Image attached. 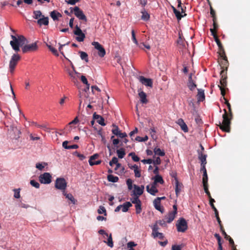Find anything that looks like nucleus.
<instances>
[{
    "mask_svg": "<svg viewBox=\"0 0 250 250\" xmlns=\"http://www.w3.org/2000/svg\"><path fill=\"white\" fill-rule=\"evenodd\" d=\"M227 106L229 109V114H228L226 109H224V113L223 115V122L222 123H221L220 122H219V124L217 125L222 131L229 132L230 129V121L232 118V113L230 104L229 103H228Z\"/></svg>",
    "mask_w": 250,
    "mask_h": 250,
    "instance_id": "1",
    "label": "nucleus"
},
{
    "mask_svg": "<svg viewBox=\"0 0 250 250\" xmlns=\"http://www.w3.org/2000/svg\"><path fill=\"white\" fill-rule=\"evenodd\" d=\"M11 38L12 40L10 42V44L16 52H18L20 47H22L25 43L26 39L23 35H11Z\"/></svg>",
    "mask_w": 250,
    "mask_h": 250,
    "instance_id": "2",
    "label": "nucleus"
},
{
    "mask_svg": "<svg viewBox=\"0 0 250 250\" xmlns=\"http://www.w3.org/2000/svg\"><path fill=\"white\" fill-rule=\"evenodd\" d=\"M33 18L37 20L36 23L40 27L47 26L49 25V18L42 15L40 10H34L33 12Z\"/></svg>",
    "mask_w": 250,
    "mask_h": 250,
    "instance_id": "3",
    "label": "nucleus"
},
{
    "mask_svg": "<svg viewBox=\"0 0 250 250\" xmlns=\"http://www.w3.org/2000/svg\"><path fill=\"white\" fill-rule=\"evenodd\" d=\"M176 226L178 232H184L188 228V223L186 220L183 218H180L178 220Z\"/></svg>",
    "mask_w": 250,
    "mask_h": 250,
    "instance_id": "4",
    "label": "nucleus"
},
{
    "mask_svg": "<svg viewBox=\"0 0 250 250\" xmlns=\"http://www.w3.org/2000/svg\"><path fill=\"white\" fill-rule=\"evenodd\" d=\"M20 59L21 57L18 54H14L12 56L9 62V70L11 73H13L15 68Z\"/></svg>",
    "mask_w": 250,
    "mask_h": 250,
    "instance_id": "5",
    "label": "nucleus"
},
{
    "mask_svg": "<svg viewBox=\"0 0 250 250\" xmlns=\"http://www.w3.org/2000/svg\"><path fill=\"white\" fill-rule=\"evenodd\" d=\"M67 187V182L63 178H57L55 181V187L64 191Z\"/></svg>",
    "mask_w": 250,
    "mask_h": 250,
    "instance_id": "6",
    "label": "nucleus"
},
{
    "mask_svg": "<svg viewBox=\"0 0 250 250\" xmlns=\"http://www.w3.org/2000/svg\"><path fill=\"white\" fill-rule=\"evenodd\" d=\"M171 8L172 9L173 13H174L178 21H180L182 18L186 17L187 16V14L185 13L186 9V7L183 6V7H181L180 10H180L177 9L173 6H172Z\"/></svg>",
    "mask_w": 250,
    "mask_h": 250,
    "instance_id": "7",
    "label": "nucleus"
},
{
    "mask_svg": "<svg viewBox=\"0 0 250 250\" xmlns=\"http://www.w3.org/2000/svg\"><path fill=\"white\" fill-rule=\"evenodd\" d=\"M92 45L98 51V54L100 57L103 58L105 56L106 53L105 50L100 43L97 42H92Z\"/></svg>",
    "mask_w": 250,
    "mask_h": 250,
    "instance_id": "8",
    "label": "nucleus"
},
{
    "mask_svg": "<svg viewBox=\"0 0 250 250\" xmlns=\"http://www.w3.org/2000/svg\"><path fill=\"white\" fill-rule=\"evenodd\" d=\"M74 34L77 36L76 39L78 42H83L85 38V34L83 33L82 30L77 25L75 26V30L73 31Z\"/></svg>",
    "mask_w": 250,
    "mask_h": 250,
    "instance_id": "9",
    "label": "nucleus"
},
{
    "mask_svg": "<svg viewBox=\"0 0 250 250\" xmlns=\"http://www.w3.org/2000/svg\"><path fill=\"white\" fill-rule=\"evenodd\" d=\"M38 49V46L36 42L32 43L31 44H26L23 46L22 47V51L23 53H26L28 52H33L37 50Z\"/></svg>",
    "mask_w": 250,
    "mask_h": 250,
    "instance_id": "10",
    "label": "nucleus"
},
{
    "mask_svg": "<svg viewBox=\"0 0 250 250\" xmlns=\"http://www.w3.org/2000/svg\"><path fill=\"white\" fill-rule=\"evenodd\" d=\"M51 175L49 173L45 172L39 176L40 182L42 184H48L51 182Z\"/></svg>",
    "mask_w": 250,
    "mask_h": 250,
    "instance_id": "11",
    "label": "nucleus"
},
{
    "mask_svg": "<svg viewBox=\"0 0 250 250\" xmlns=\"http://www.w3.org/2000/svg\"><path fill=\"white\" fill-rule=\"evenodd\" d=\"M74 15L81 20H83L85 21H87L86 17L83 14V11L78 6L74 7Z\"/></svg>",
    "mask_w": 250,
    "mask_h": 250,
    "instance_id": "12",
    "label": "nucleus"
},
{
    "mask_svg": "<svg viewBox=\"0 0 250 250\" xmlns=\"http://www.w3.org/2000/svg\"><path fill=\"white\" fill-rule=\"evenodd\" d=\"M218 62L222 70H228V67L229 66V62L228 61L227 57L219 58Z\"/></svg>",
    "mask_w": 250,
    "mask_h": 250,
    "instance_id": "13",
    "label": "nucleus"
},
{
    "mask_svg": "<svg viewBox=\"0 0 250 250\" xmlns=\"http://www.w3.org/2000/svg\"><path fill=\"white\" fill-rule=\"evenodd\" d=\"M140 82L146 86L152 87V80L148 78H145L144 76H141L139 77Z\"/></svg>",
    "mask_w": 250,
    "mask_h": 250,
    "instance_id": "14",
    "label": "nucleus"
},
{
    "mask_svg": "<svg viewBox=\"0 0 250 250\" xmlns=\"http://www.w3.org/2000/svg\"><path fill=\"white\" fill-rule=\"evenodd\" d=\"M99 156V155L97 153L90 156L89 160V165L92 166L93 165H97L100 164L102 162L101 160L95 161V159L98 158Z\"/></svg>",
    "mask_w": 250,
    "mask_h": 250,
    "instance_id": "15",
    "label": "nucleus"
},
{
    "mask_svg": "<svg viewBox=\"0 0 250 250\" xmlns=\"http://www.w3.org/2000/svg\"><path fill=\"white\" fill-rule=\"evenodd\" d=\"M78 122V119L77 117L75 118L72 122L69 123L68 125H67L64 129V130H62V133H61V135H65L67 134L71 131V126H70L72 124H75Z\"/></svg>",
    "mask_w": 250,
    "mask_h": 250,
    "instance_id": "16",
    "label": "nucleus"
},
{
    "mask_svg": "<svg viewBox=\"0 0 250 250\" xmlns=\"http://www.w3.org/2000/svg\"><path fill=\"white\" fill-rule=\"evenodd\" d=\"M134 188L133 195L134 196H139L143 193L145 188L144 186L139 187L136 185H134Z\"/></svg>",
    "mask_w": 250,
    "mask_h": 250,
    "instance_id": "17",
    "label": "nucleus"
},
{
    "mask_svg": "<svg viewBox=\"0 0 250 250\" xmlns=\"http://www.w3.org/2000/svg\"><path fill=\"white\" fill-rule=\"evenodd\" d=\"M153 203L157 210L160 211L161 213L164 212V208L161 206V198L160 197L155 199L153 201Z\"/></svg>",
    "mask_w": 250,
    "mask_h": 250,
    "instance_id": "18",
    "label": "nucleus"
},
{
    "mask_svg": "<svg viewBox=\"0 0 250 250\" xmlns=\"http://www.w3.org/2000/svg\"><path fill=\"white\" fill-rule=\"evenodd\" d=\"M147 191L152 195H155L156 193L158 192V189L156 188V185L152 184L151 187L147 185L146 187Z\"/></svg>",
    "mask_w": 250,
    "mask_h": 250,
    "instance_id": "19",
    "label": "nucleus"
},
{
    "mask_svg": "<svg viewBox=\"0 0 250 250\" xmlns=\"http://www.w3.org/2000/svg\"><path fill=\"white\" fill-rule=\"evenodd\" d=\"M175 193L176 196H178L182 188L183 185L182 183H180L176 177H175Z\"/></svg>",
    "mask_w": 250,
    "mask_h": 250,
    "instance_id": "20",
    "label": "nucleus"
},
{
    "mask_svg": "<svg viewBox=\"0 0 250 250\" xmlns=\"http://www.w3.org/2000/svg\"><path fill=\"white\" fill-rule=\"evenodd\" d=\"M177 123L180 126L182 130H183L185 132H187L188 131V127L182 118L179 119L177 122Z\"/></svg>",
    "mask_w": 250,
    "mask_h": 250,
    "instance_id": "21",
    "label": "nucleus"
},
{
    "mask_svg": "<svg viewBox=\"0 0 250 250\" xmlns=\"http://www.w3.org/2000/svg\"><path fill=\"white\" fill-rule=\"evenodd\" d=\"M50 16L54 21H58L59 18H61L62 15L56 10H53L50 13Z\"/></svg>",
    "mask_w": 250,
    "mask_h": 250,
    "instance_id": "22",
    "label": "nucleus"
},
{
    "mask_svg": "<svg viewBox=\"0 0 250 250\" xmlns=\"http://www.w3.org/2000/svg\"><path fill=\"white\" fill-rule=\"evenodd\" d=\"M138 95L141 103L146 104L148 103V100L146 99V93L143 91H141L139 92Z\"/></svg>",
    "mask_w": 250,
    "mask_h": 250,
    "instance_id": "23",
    "label": "nucleus"
},
{
    "mask_svg": "<svg viewBox=\"0 0 250 250\" xmlns=\"http://www.w3.org/2000/svg\"><path fill=\"white\" fill-rule=\"evenodd\" d=\"M72 67L73 69V71L69 70L68 73L69 75L70 76L72 81L75 83L76 81H77V75L78 73L75 70L74 66L72 65Z\"/></svg>",
    "mask_w": 250,
    "mask_h": 250,
    "instance_id": "24",
    "label": "nucleus"
},
{
    "mask_svg": "<svg viewBox=\"0 0 250 250\" xmlns=\"http://www.w3.org/2000/svg\"><path fill=\"white\" fill-rule=\"evenodd\" d=\"M93 118L97 120V122L101 125L104 126L105 124L104 123V119L100 115H97L96 113L93 114Z\"/></svg>",
    "mask_w": 250,
    "mask_h": 250,
    "instance_id": "25",
    "label": "nucleus"
},
{
    "mask_svg": "<svg viewBox=\"0 0 250 250\" xmlns=\"http://www.w3.org/2000/svg\"><path fill=\"white\" fill-rule=\"evenodd\" d=\"M176 214L170 211L167 215L165 216L166 222L168 223H170L175 218Z\"/></svg>",
    "mask_w": 250,
    "mask_h": 250,
    "instance_id": "26",
    "label": "nucleus"
},
{
    "mask_svg": "<svg viewBox=\"0 0 250 250\" xmlns=\"http://www.w3.org/2000/svg\"><path fill=\"white\" fill-rule=\"evenodd\" d=\"M197 99L199 101H203L205 99L204 91L202 89H198Z\"/></svg>",
    "mask_w": 250,
    "mask_h": 250,
    "instance_id": "27",
    "label": "nucleus"
},
{
    "mask_svg": "<svg viewBox=\"0 0 250 250\" xmlns=\"http://www.w3.org/2000/svg\"><path fill=\"white\" fill-rule=\"evenodd\" d=\"M198 154V158L201 162V165H206L207 164V155L203 154L202 152H199Z\"/></svg>",
    "mask_w": 250,
    "mask_h": 250,
    "instance_id": "28",
    "label": "nucleus"
},
{
    "mask_svg": "<svg viewBox=\"0 0 250 250\" xmlns=\"http://www.w3.org/2000/svg\"><path fill=\"white\" fill-rule=\"evenodd\" d=\"M154 182L153 183V184H154V185H156L157 183H160L161 184H163L164 182L163 178H162V177L159 175H157L155 176V177L154 178Z\"/></svg>",
    "mask_w": 250,
    "mask_h": 250,
    "instance_id": "29",
    "label": "nucleus"
},
{
    "mask_svg": "<svg viewBox=\"0 0 250 250\" xmlns=\"http://www.w3.org/2000/svg\"><path fill=\"white\" fill-rule=\"evenodd\" d=\"M108 239L106 240H104V242L106 243L108 246H109V247L110 248H113V240H112V235L110 233L109 235H108Z\"/></svg>",
    "mask_w": 250,
    "mask_h": 250,
    "instance_id": "30",
    "label": "nucleus"
},
{
    "mask_svg": "<svg viewBox=\"0 0 250 250\" xmlns=\"http://www.w3.org/2000/svg\"><path fill=\"white\" fill-rule=\"evenodd\" d=\"M132 204L129 202H126L123 205H122V211L124 212L127 211L129 208H130Z\"/></svg>",
    "mask_w": 250,
    "mask_h": 250,
    "instance_id": "31",
    "label": "nucleus"
},
{
    "mask_svg": "<svg viewBox=\"0 0 250 250\" xmlns=\"http://www.w3.org/2000/svg\"><path fill=\"white\" fill-rule=\"evenodd\" d=\"M79 53L80 54L81 59L85 61L86 62H88V58L87 54L83 51H79Z\"/></svg>",
    "mask_w": 250,
    "mask_h": 250,
    "instance_id": "32",
    "label": "nucleus"
},
{
    "mask_svg": "<svg viewBox=\"0 0 250 250\" xmlns=\"http://www.w3.org/2000/svg\"><path fill=\"white\" fill-rule=\"evenodd\" d=\"M117 153L118 157L120 159L123 158L125 155V149L123 148L118 149L117 150Z\"/></svg>",
    "mask_w": 250,
    "mask_h": 250,
    "instance_id": "33",
    "label": "nucleus"
},
{
    "mask_svg": "<svg viewBox=\"0 0 250 250\" xmlns=\"http://www.w3.org/2000/svg\"><path fill=\"white\" fill-rule=\"evenodd\" d=\"M107 180L109 182L115 183L118 181L119 178L117 176H115L113 175L109 174L107 176Z\"/></svg>",
    "mask_w": 250,
    "mask_h": 250,
    "instance_id": "34",
    "label": "nucleus"
},
{
    "mask_svg": "<svg viewBox=\"0 0 250 250\" xmlns=\"http://www.w3.org/2000/svg\"><path fill=\"white\" fill-rule=\"evenodd\" d=\"M141 13L142 14L141 19L145 21H147L149 20V19L150 18V16L147 12H146L145 10H144V11H142L141 12Z\"/></svg>",
    "mask_w": 250,
    "mask_h": 250,
    "instance_id": "35",
    "label": "nucleus"
},
{
    "mask_svg": "<svg viewBox=\"0 0 250 250\" xmlns=\"http://www.w3.org/2000/svg\"><path fill=\"white\" fill-rule=\"evenodd\" d=\"M112 126L114 128L112 130V133L114 135L118 136L121 133V131L119 130V127L116 125L113 124Z\"/></svg>",
    "mask_w": 250,
    "mask_h": 250,
    "instance_id": "36",
    "label": "nucleus"
},
{
    "mask_svg": "<svg viewBox=\"0 0 250 250\" xmlns=\"http://www.w3.org/2000/svg\"><path fill=\"white\" fill-rule=\"evenodd\" d=\"M63 194L65 196L66 198L70 200L73 204H75V200L71 193H66L65 191H63Z\"/></svg>",
    "mask_w": 250,
    "mask_h": 250,
    "instance_id": "37",
    "label": "nucleus"
},
{
    "mask_svg": "<svg viewBox=\"0 0 250 250\" xmlns=\"http://www.w3.org/2000/svg\"><path fill=\"white\" fill-rule=\"evenodd\" d=\"M154 152L155 155L160 156H163L165 154V152L164 151H162L159 148H155L154 150Z\"/></svg>",
    "mask_w": 250,
    "mask_h": 250,
    "instance_id": "38",
    "label": "nucleus"
},
{
    "mask_svg": "<svg viewBox=\"0 0 250 250\" xmlns=\"http://www.w3.org/2000/svg\"><path fill=\"white\" fill-rule=\"evenodd\" d=\"M214 236L217 240L218 247L222 246V238L220 235L218 233H215Z\"/></svg>",
    "mask_w": 250,
    "mask_h": 250,
    "instance_id": "39",
    "label": "nucleus"
},
{
    "mask_svg": "<svg viewBox=\"0 0 250 250\" xmlns=\"http://www.w3.org/2000/svg\"><path fill=\"white\" fill-rule=\"evenodd\" d=\"M203 185H207L208 184V174L207 172L205 171L203 174Z\"/></svg>",
    "mask_w": 250,
    "mask_h": 250,
    "instance_id": "40",
    "label": "nucleus"
},
{
    "mask_svg": "<svg viewBox=\"0 0 250 250\" xmlns=\"http://www.w3.org/2000/svg\"><path fill=\"white\" fill-rule=\"evenodd\" d=\"M136 245L137 244L134 242L130 241L127 244V248L128 249V250H135L133 247H135Z\"/></svg>",
    "mask_w": 250,
    "mask_h": 250,
    "instance_id": "41",
    "label": "nucleus"
},
{
    "mask_svg": "<svg viewBox=\"0 0 250 250\" xmlns=\"http://www.w3.org/2000/svg\"><path fill=\"white\" fill-rule=\"evenodd\" d=\"M188 88L190 90H193L196 87V84L195 83L192 82H188Z\"/></svg>",
    "mask_w": 250,
    "mask_h": 250,
    "instance_id": "42",
    "label": "nucleus"
},
{
    "mask_svg": "<svg viewBox=\"0 0 250 250\" xmlns=\"http://www.w3.org/2000/svg\"><path fill=\"white\" fill-rule=\"evenodd\" d=\"M129 155L131 156L132 160L134 162H138L140 160L139 157L137 156L134 152H131L129 154Z\"/></svg>",
    "mask_w": 250,
    "mask_h": 250,
    "instance_id": "43",
    "label": "nucleus"
},
{
    "mask_svg": "<svg viewBox=\"0 0 250 250\" xmlns=\"http://www.w3.org/2000/svg\"><path fill=\"white\" fill-rule=\"evenodd\" d=\"M98 212L99 214H103L104 213V215H106V211L105 208L102 206L99 207V209H98Z\"/></svg>",
    "mask_w": 250,
    "mask_h": 250,
    "instance_id": "44",
    "label": "nucleus"
},
{
    "mask_svg": "<svg viewBox=\"0 0 250 250\" xmlns=\"http://www.w3.org/2000/svg\"><path fill=\"white\" fill-rule=\"evenodd\" d=\"M227 70L225 69L222 70L220 72L221 79H227Z\"/></svg>",
    "mask_w": 250,
    "mask_h": 250,
    "instance_id": "45",
    "label": "nucleus"
},
{
    "mask_svg": "<svg viewBox=\"0 0 250 250\" xmlns=\"http://www.w3.org/2000/svg\"><path fill=\"white\" fill-rule=\"evenodd\" d=\"M219 51L218 53H219V56H220V58L227 57V56L225 54V50L223 47H222V48L219 49Z\"/></svg>",
    "mask_w": 250,
    "mask_h": 250,
    "instance_id": "46",
    "label": "nucleus"
},
{
    "mask_svg": "<svg viewBox=\"0 0 250 250\" xmlns=\"http://www.w3.org/2000/svg\"><path fill=\"white\" fill-rule=\"evenodd\" d=\"M134 172L135 174V176L136 178H139L141 177V170L139 169V167H138L134 169Z\"/></svg>",
    "mask_w": 250,
    "mask_h": 250,
    "instance_id": "47",
    "label": "nucleus"
},
{
    "mask_svg": "<svg viewBox=\"0 0 250 250\" xmlns=\"http://www.w3.org/2000/svg\"><path fill=\"white\" fill-rule=\"evenodd\" d=\"M135 209L137 214H139L142 211L141 202L135 205Z\"/></svg>",
    "mask_w": 250,
    "mask_h": 250,
    "instance_id": "48",
    "label": "nucleus"
},
{
    "mask_svg": "<svg viewBox=\"0 0 250 250\" xmlns=\"http://www.w3.org/2000/svg\"><path fill=\"white\" fill-rule=\"evenodd\" d=\"M131 36H132V40L133 42L137 45H139L138 41L136 38L135 36V33L134 30H132L131 31Z\"/></svg>",
    "mask_w": 250,
    "mask_h": 250,
    "instance_id": "49",
    "label": "nucleus"
},
{
    "mask_svg": "<svg viewBox=\"0 0 250 250\" xmlns=\"http://www.w3.org/2000/svg\"><path fill=\"white\" fill-rule=\"evenodd\" d=\"M135 140L138 142H145L148 140V137L146 136L145 137H141L137 136L136 137Z\"/></svg>",
    "mask_w": 250,
    "mask_h": 250,
    "instance_id": "50",
    "label": "nucleus"
},
{
    "mask_svg": "<svg viewBox=\"0 0 250 250\" xmlns=\"http://www.w3.org/2000/svg\"><path fill=\"white\" fill-rule=\"evenodd\" d=\"M30 184L34 187L38 188H40V184L34 180H32L30 182Z\"/></svg>",
    "mask_w": 250,
    "mask_h": 250,
    "instance_id": "51",
    "label": "nucleus"
},
{
    "mask_svg": "<svg viewBox=\"0 0 250 250\" xmlns=\"http://www.w3.org/2000/svg\"><path fill=\"white\" fill-rule=\"evenodd\" d=\"M204 189L205 192V193L207 194L208 198H210L211 195L210 193L208 190V184L207 185H203Z\"/></svg>",
    "mask_w": 250,
    "mask_h": 250,
    "instance_id": "52",
    "label": "nucleus"
},
{
    "mask_svg": "<svg viewBox=\"0 0 250 250\" xmlns=\"http://www.w3.org/2000/svg\"><path fill=\"white\" fill-rule=\"evenodd\" d=\"M131 202L133 204L135 205H137V204L141 202L139 198V196H135V197L132 199H131Z\"/></svg>",
    "mask_w": 250,
    "mask_h": 250,
    "instance_id": "53",
    "label": "nucleus"
},
{
    "mask_svg": "<svg viewBox=\"0 0 250 250\" xmlns=\"http://www.w3.org/2000/svg\"><path fill=\"white\" fill-rule=\"evenodd\" d=\"M154 238L158 237L160 239H163L164 238V234L161 232H158L157 233H156L155 234L152 235Z\"/></svg>",
    "mask_w": 250,
    "mask_h": 250,
    "instance_id": "54",
    "label": "nucleus"
},
{
    "mask_svg": "<svg viewBox=\"0 0 250 250\" xmlns=\"http://www.w3.org/2000/svg\"><path fill=\"white\" fill-rule=\"evenodd\" d=\"M208 2V4L209 5L210 14L211 17H214V16H216L215 11L212 7L210 2L209 1Z\"/></svg>",
    "mask_w": 250,
    "mask_h": 250,
    "instance_id": "55",
    "label": "nucleus"
},
{
    "mask_svg": "<svg viewBox=\"0 0 250 250\" xmlns=\"http://www.w3.org/2000/svg\"><path fill=\"white\" fill-rule=\"evenodd\" d=\"M152 229V235H153L156 233H157L158 232V230L159 229V227H158V225L156 224L153 225Z\"/></svg>",
    "mask_w": 250,
    "mask_h": 250,
    "instance_id": "56",
    "label": "nucleus"
},
{
    "mask_svg": "<svg viewBox=\"0 0 250 250\" xmlns=\"http://www.w3.org/2000/svg\"><path fill=\"white\" fill-rule=\"evenodd\" d=\"M126 184L128 187L129 190H131L132 188V180L130 179H128L126 180Z\"/></svg>",
    "mask_w": 250,
    "mask_h": 250,
    "instance_id": "57",
    "label": "nucleus"
},
{
    "mask_svg": "<svg viewBox=\"0 0 250 250\" xmlns=\"http://www.w3.org/2000/svg\"><path fill=\"white\" fill-rule=\"evenodd\" d=\"M214 40H215V41L216 42V43H217V45H218V46L219 47V49L222 48V47H223V45H222V44L220 40L218 39V36L215 37L214 38Z\"/></svg>",
    "mask_w": 250,
    "mask_h": 250,
    "instance_id": "58",
    "label": "nucleus"
},
{
    "mask_svg": "<svg viewBox=\"0 0 250 250\" xmlns=\"http://www.w3.org/2000/svg\"><path fill=\"white\" fill-rule=\"evenodd\" d=\"M14 197L16 198H19L20 197V189H14Z\"/></svg>",
    "mask_w": 250,
    "mask_h": 250,
    "instance_id": "59",
    "label": "nucleus"
},
{
    "mask_svg": "<svg viewBox=\"0 0 250 250\" xmlns=\"http://www.w3.org/2000/svg\"><path fill=\"white\" fill-rule=\"evenodd\" d=\"M150 133L151 135V137L153 138V139H156V137L155 135L156 133V130L155 129L154 127L151 128L150 129Z\"/></svg>",
    "mask_w": 250,
    "mask_h": 250,
    "instance_id": "60",
    "label": "nucleus"
},
{
    "mask_svg": "<svg viewBox=\"0 0 250 250\" xmlns=\"http://www.w3.org/2000/svg\"><path fill=\"white\" fill-rule=\"evenodd\" d=\"M220 83L221 84L220 86H222V87H226L227 85V79H220Z\"/></svg>",
    "mask_w": 250,
    "mask_h": 250,
    "instance_id": "61",
    "label": "nucleus"
},
{
    "mask_svg": "<svg viewBox=\"0 0 250 250\" xmlns=\"http://www.w3.org/2000/svg\"><path fill=\"white\" fill-rule=\"evenodd\" d=\"M81 80L82 82H83V83L84 84H86V85H87L88 86H89V84L88 83L87 79L86 78V77L82 75L81 77Z\"/></svg>",
    "mask_w": 250,
    "mask_h": 250,
    "instance_id": "62",
    "label": "nucleus"
},
{
    "mask_svg": "<svg viewBox=\"0 0 250 250\" xmlns=\"http://www.w3.org/2000/svg\"><path fill=\"white\" fill-rule=\"evenodd\" d=\"M118 162V159L116 157L112 158V160L109 162V165L112 166L113 164H116Z\"/></svg>",
    "mask_w": 250,
    "mask_h": 250,
    "instance_id": "63",
    "label": "nucleus"
},
{
    "mask_svg": "<svg viewBox=\"0 0 250 250\" xmlns=\"http://www.w3.org/2000/svg\"><path fill=\"white\" fill-rule=\"evenodd\" d=\"M161 160L160 157H157L155 160H153L152 163L154 165H159L161 164Z\"/></svg>",
    "mask_w": 250,
    "mask_h": 250,
    "instance_id": "64",
    "label": "nucleus"
}]
</instances>
